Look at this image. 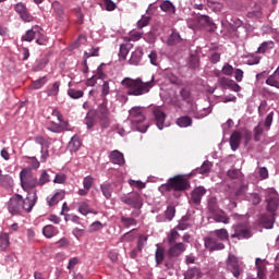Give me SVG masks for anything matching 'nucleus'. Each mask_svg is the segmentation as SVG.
<instances>
[{"instance_id": "obj_1", "label": "nucleus", "mask_w": 279, "mask_h": 279, "mask_svg": "<svg viewBox=\"0 0 279 279\" xmlns=\"http://www.w3.org/2000/svg\"><path fill=\"white\" fill-rule=\"evenodd\" d=\"M98 119L100 128L104 130L110 128V109H108V99L105 98L97 109H92L85 117L87 130L95 128V121Z\"/></svg>"}, {"instance_id": "obj_2", "label": "nucleus", "mask_w": 279, "mask_h": 279, "mask_svg": "<svg viewBox=\"0 0 279 279\" xmlns=\"http://www.w3.org/2000/svg\"><path fill=\"white\" fill-rule=\"evenodd\" d=\"M121 86L126 90V95L141 97L142 95H147L156 86V82L154 81V76L147 82H143L141 77H125L121 81Z\"/></svg>"}, {"instance_id": "obj_3", "label": "nucleus", "mask_w": 279, "mask_h": 279, "mask_svg": "<svg viewBox=\"0 0 279 279\" xmlns=\"http://www.w3.org/2000/svg\"><path fill=\"white\" fill-rule=\"evenodd\" d=\"M189 189H191V181H189L184 174H177L161 184L158 191L165 195V193H171V191H174V193H184V191H189Z\"/></svg>"}, {"instance_id": "obj_4", "label": "nucleus", "mask_w": 279, "mask_h": 279, "mask_svg": "<svg viewBox=\"0 0 279 279\" xmlns=\"http://www.w3.org/2000/svg\"><path fill=\"white\" fill-rule=\"evenodd\" d=\"M130 119L133 128L136 129L137 132H142V134H145V132H147V130L149 129V124H141L143 123V121H145V113H143V108L133 107L130 110Z\"/></svg>"}, {"instance_id": "obj_5", "label": "nucleus", "mask_w": 279, "mask_h": 279, "mask_svg": "<svg viewBox=\"0 0 279 279\" xmlns=\"http://www.w3.org/2000/svg\"><path fill=\"white\" fill-rule=\"evenodd\" d=\"M21 186L23 191H32L38 186V178L34 177L32 169L24 168L20 172Z\"/></svg>"}, {"instance_id": "obj_6", "label": "nucleus", "mask_w": 279, "mask_h": 279, "mask_svg": "<svg viewBox=\"0 0 279 279\" xmlns=\"http://www.w3.org/2000/svg\"><path fill=\"white\" fill-rule=\"evenodd\" d=\"M21 40L22 43H32V40H36L37 45H45V43H47V39L43 34V28L38 25L26 31V33L21 37Z\"/></svg>"}, {"instance_id": "obj_7", "label": "nucleus", "mask_w": 279, "mask_h": 279, "mask_svg": "<svg viewBox=\"0 0 279 279\" xmlns=\"http://www.w3.org/2000/svg\"><path fill=\"white\" fill-rule=\"evenodd\" d=\"M226 263L227 271H230L236 279L241 278L243 274V262H240L236 255L229 254Z\"/></svg>"}, {"instance_id": "obj_8", "label": "nucleus", "mask_w": 279, "mask_h": 279, "mask_svg": "<svg viewBox=\"0 0 279 279\" xmlns=\"http://www.w3.org/2000/svg\"><path fill=\"white\" fill-rule=\"evenodd\" d=\"M20 202L22 205V213H32L34 206H36V202H38V194L34 191L33 193L29 192L25 198L21 195Z\"/></svg>"}, {"instance_id": "obj_9", "label": "nucleus", "mask_w": 279, "mask_h": 279, "mask_svg": "<svg viewBox=\"0 0 279 279\" xmlns=\"http://www.w3.org/2000/svg\"><path fill=\"white\" fill-rule=\"evenodd\" d=\"M229 27L231 32H234L236 38H241V36L247 38V36H250L251 26L247 24L243 25V22L239 19H235L233 23H230Z\"/></svg>"}, {"instance_id": "obj_10", "label": "nucleus", "mask_w": 279, "mask_h": 279, "mask_svg": "<svg viewBox=\"0 0 279 279\" xmlns=\"http://www.w3.org/2000/svg\"><path fill=\"white\" fill-rule=\"evenodd\" d=\"M121 202L126 204V206H131V208H143V197L136 192L122 196Z\"/></svg>"}, {"instance_id": "obj_11", "label": "nucleus", "mask_w": 279, "mask_h": 279, "mask_svg": "<svg viewBox=\"0 0 279 279\" xmlns=\"http://www.w3.org/2000/svg\"><path fill=\"white\" fill-rule=\"evenodd\" d=\"M234 233L231 234V239H252V230L247 228V226L240 223L232 227Z\"/></svg>"}, {"instance_id": "obj_12", "label": "nucleus", "mask_w": 279, "mask_h": 279, "mask_svg": "<svg viewBox=\"0 0 279 279\" xmlns=\"http://www.w3.org/2000/svg\"><path fill=\"white\" fill-rule=\"evenodd\" d=\"M8 210L12 215H21L23 213V207L21 205V194H14L9 203Z\"/></svg>"}, {"instance_id": "obj_13", "label": "nucleus", "mask_w": 279, "mask_h": 279, "mask_svg": "<svg viewBox=\"0 0 279 279\" xmlns=\"http://www.w3.org/2000/svg\"><path fill=\"white\" fill-rule=\"evenodd\" d=\"M198 27L206 29L207 32H215L217 29V24L213 22V19L208 15H198L196 19Z\"/></svg>"}, {"instance_id": "obj_14", "label": "nucleus", "mask_w": 279, "mask_h": 279, "mask_svg": "<svg viewBox=\"0 0 279 279\" xmlns=\"http://www.w3.org/2000/svg\"><path fill=\"white\" fill-rule=\"evenodd\" d=\"M204 244L206 250H209V252L226 250V244H223V242H220L217 238H213V236L204 238Z\"/></svg>"}, {"instance_id": "obj_15", "label": "nucleus", "mask_w": 279, "mask_h": 279, "mask_svg": "<svg viewBox=\"0 0 279 279\" xmlns=\"http://www.w3.org/2000/svg\"><path fill=\"white\" fill-rule=\"evenodd\" d=\"M15 12L19 14L20 19L24 21V23H32L34 21V16L29 14V11L27 10V5L23 2H17L14 7Z\"/></svg>"}, {"instance_id": "obj_16", "label": "nucleus", "mask_w": 279, "mask_h": 279, "mask_svg": "<svg viewBox=\"0 0 279 279\" xmlns=\"http://www.w3.org/2000/svg\"><path fill=\"white\" fill-rule=\"evenodd\" d=\"M168 256L169 258H178L186 252V244L178 242L175 244H169Z\"/></svg>"}, {"instance_id": "obj_17", "label": "nucleus", "mask_w": 279, "mask_h": 279, "mask_svg": "<svg viewBox=\"0 0 279 279\" xmlns=\"http://www.w3.org/2000/svg\"><path fill=\"white\" fill-rule=\"evenodd\" d=\"M266 202H267L266 210L270 214L276 215V210H278V206H279L278 193L276 192L270 193L267 196Z\"/></svg>"}, {"instance_id": "obj_18", "label": "nucleus", "mask_w": 279, "mask_h": 279, "mask_svg": "<svg viewBox=\"0 0 279 279\" xmlns=\"http://www.w3.org/2000/svg\"><path fill=\"white\" fill-rule=\"evenodd\" d=\"M153 114L155 117V122L158 130H165V128H167L165 124V121H167V113H165V111H162L160 108H155L153 110Z\"/></svg>"}, {"instance_id": "obj_19", "label": "nucleus", "mask_w": 279, "mask_h": 279, "mask_svg": "<svg viewBox=\"0 0 279 279\" xmlns=\"http://www.w3.org/2000/svg\"><path fill=\"white\" fill-rule=\"evenodd\" d=\"M65 196H66V191L59 190L52 196H48L46 198V202L50 207L58 206V204H60V202H62V199H64Z\"/></svg>"}, {"instance_id": "obj_20", "label": "nucleus", "mask_w": 279, "mask_h": 279, "mask_svg": "<svg viewBox=\"0 0 279 279\" xmlns=\"http://www.w3.org/2000/svg\"><path fill=\"white\" fill-rule=\"evenodd\" d=\"M206 195V189L204 186L195 187L191 193V202L195 204V206H199L202 204V197Z\"/></svg>"}, {"instance_id": "obj_21", "label": "nucleus", "mask_w": 279, "mask_h": 279, "mask_svg": "<svg viewBox=\"0 0 279 279\" xmlns=\"http://www.w3.org/2000/svg\"><path fill=\"white\" fill-rule=\"evenodd\" d=\"M260 223L263 228H266V230H271L274 228V223H276V214H263L260 217Z\"/></svg>"}, {"instance_id": "obj_22", "label": "nucleus", "mask_w": 279, "mask_h": 279, "mask_svg": "<svg viewBox=\"0 0 279 279\" xmlns=\"http://www.w3.org/2000/svg\"><path fill=\"white\" fill-rule=\"evenodd\" d=\"M109 160L112 165H118L119 167H123V165H125V157L123 156V153L119 150H112L109 154Z\"/></svg>"}, {"instance_id": "obj_23", "label": "nucleus", "mask_w": 279, "mask_h": 279, "mask_svg": "<svg viewBox=\"0 0 279 279\" xmlns=\"http://www.w3.org/2000/svg\"><path fill=\"white\" fill-rule=\"evenodd\" d=\"M143 48H136L135 51H133L131 53V57L129 59V64H131L132 66H138V64H141V62L143 61Z\"/></svg>"}, {"instance_id": "obj_24", "label": "nucleus", "mask_w": 279, "mask_h": 279, "mask_svg": "<svg viewBox=\"0 0 279 279\" xmlns=\"http://www.w3.org/2000/svg\"><path fill=\"white\" fill-rule=\"evenodd\" d=\"M211 169H213V162L205 160L199 168H196L191 172V175H197V173H199L201 175H208Z\"/></svg>"}, {"instance_id": "obj_25", "label": "nucleus", "mask_w": 279, "mask_h": 279, "mask_svg": "<svg viewBox=\"0 0 279 279\" xmlns=\"http://www.w3.org/2000/svg\"><path fill=\"white\" fill-rule=\"evenodd\" d=\"M52 10L58 21H64V7L59 1L52 2Z\"/></svg>"}, {"instance_id": "obj_26", "label": "nucleus", "mask_w": 279, "mask_h": 279, "mask_svg": "<svg viewBox=\"0 0 279 279\" xmlns=\"http://www.w3.org/2000/svg\"><path fill=\"white\" fill-rule=\"evenodd\" d=\"M134 45L130 43H124L120 45L119 60H128V53L133 49Z\"/></svg>"}, {"instance_id": "obj_27", "label": "nucleus", "mask_w": 279, "mask_h": 279, "mask_svg": "<svg viewBox=\"0 0 279 279\" xmlns=\"http://www.w3.org/2000/svg\"><path fill=\"white\" fill-rule=\"evenodd\" d=\"M230 146L232 151H236L239 147H241V133L239 131H234L230 136Z\"/></svg>"}, {"instance_id": "obj_28", "label": "nucleus", "mask_w": 279, "mask_h": 279, "mask_svg": "<svg viewBox=\"0 0 279 279\" xmlns=\"http://www.w3.org/2000/svg\"><path fill=\"white\" fill-rule=\"evenodd\" d=\"M245 193H247V185H240L234 192H231L229 195V199H241L245 197Z\"/></svg>"}, {"instance_id": "obj_29", "label": "nucleus", "mask_w": 279, "mask_h": 279, "mask_svg": "<svg viewBox=\"0 0 279 279\" xmlns=\"http://www.w3.org/2000/svg\"><path fill=\"white\" fill-rule=\"evenodd\" d=\"M267 86H272V88L279 89V66L276 69V71L269 75L266 80Z\"/></svg>"}, {"instance_id": "obj_30", "label": "nucleus", "mask_w": 279, "mask_h": 279, "mask_svg": "<svg viewBox=\"0 0 279 279\" xmlns=\"http://www.w3.org/2000/svg\"><path fill=\"white\" fill-rule=\"evenodd\" d=\"M45 93L48 97H58L60 93V81H57L53 84L48 85L45 89Z\"/></svg>"}, {"instance_id": "obj_31", "label": "nucleus", "mask_w": 279, "mask_h": 279, "mask_svg": "<svg viewBox=\"0 0 279 279\" xmlns=\"http://www.w3.org/2000/svg\"><path fill=\"white\" fill-rule=\"evenodd\" d=\"M214 220L216 221V223H230V217H228V215H226V211L218 209V211L214 213Z\"/></svg>"}, {"instance_id": "obj_32", "label": "nucleus", "mask_w": 279, "mask_h": 279, "mask_svg": "<svg viewBox=\"0 0 279 279\" xmlns=\"http://www.w3.org/2000/svg\"><path fill=\"white\" fill-rule=\"evenodd\" d=\"M100 191H101L104 197H106L107 199H110V197H112V191H114V186H113L112 182L102 183V184H100Z\"/></svg>"}, {"instance_id": "obj_33", "label": "nucleus", "mask_w": 279, "mask_h": 279, "mask_svg": "<svg viewBox=\"0 0 279 279\" xmlns=\"http://www.w3.org/2000/svg\"><path fill=\"white\" fill-rule=\"evenodd\" d=\"M82 147V141H80V136L74 135L72 136L71 141L68 144V149H70V151H78L80 148Z\"/></svg>"}, {"instance_id": "obj_34", "label": "nucleus", "mask_w": 279, "mask_h": 279, "mask_svg": "<svg viewBox=\"0 0 279 279\" xmlns=\"http://www.w3.org/2000/svg\"><path fill=\"white\" fill-rule=\"evenodd\" d=\"M207 208L209 210V213L215 214V213H219V203L217 202V197L215 196H209L207 199Z\"/></svg>"}, {"instance_id": "obj_35", "label": "nucleus", "mask_w": 279, "mask_h": 279, "mask_svg": "<svg viewBox=\"0 0 279 279\" xmlns=\"http://www.w3.org/2000/svg\"><path fill=\"white\" fill-rule=\"evenodd\" d=\"M58 232V228L53 227L52 225H47L43 229V234L46 236V239H53Z\"/></svg>"}, {"instance_id": "obj_36", "label": "nucleus", "mask_w": 279, "mask_h": 279, "mask_svg": "<svg viewBox=\"0 0 279 279\" xmlns=\"http://www.w3.org/2000/svg\"><path fill=\"white\" fill-rule=\"evenodd\" d=\"M0 185L4 189H12L14 186V179L10 174H0Z\"/></svg>"}, {"instance_id": "obj_37", "label": "nucleus", "mask_w": 279, "mask_h": 279, "mask_svg": "<svg viewBox=\"0 0 279 279\" xmlns=\"http://www.w3.org/2000/svg\"><path fill=\"white\" fill-rule=\"evenodd\" d=\"M167 241L169 245H173L180 241V233L178 232V229L173 228L170 230L167 235Z\"/></svg>"}, {"instance_id": "obj_38", "label": "nucleus", "mask_w": 279, "mask_h": 279, "mask_svg": "<svg viewBox=\"0 0 279 279\" xmlns=\"http://www.w3.org/2000/svg\"><path fill=\"white\" fill-rule=\"evenodd\" d=\"M177 125L179 128H191L193 125V119L189 116H183L177 119Z\"/></svg>"}, {"instance_id": "obj_39", "label": "nucleus", "mask_w": 279, "mask_h": 279, "mask_svg": "<svg viewBox=\"0 0 279 279\" xmlns=\"http://www.w3.org/2000/svg\"><path fill=\"white\" fill-rule=\"evenodd\" d=\"M255 265L257 268V278L258 279H265V271H267V268L263 264V259L256 258Z\"/></svg>"}, {"instance_id": "obj_40", "label": "nucleus", "mask_w": 279, "mask_h": 279, "mask_svg": "<svg viewBox=\"0 0 279 279\" xmlns=\"http://www.w3.org/2000/svg\"><path fill=\"white\" fill-rule=\"evenodd\" d=\"M160 10L162 12H167V14H174L175 13V5L169 0L163 1L160 4Z\"/></svg>"}, {"instance_id": "obj_41", "label": "nucleus", "mask_w": 279, "mask_h": 279, "mask_svg": "<svg viewBox=\"0 0 279 279\" xmlns=\"http://www.w3.org/2000/svg\"><path fill=\"white\" fill-rule=\"evenodd\" d=\"M213 234H215V236H217V239L219 241H229L230 240V234L228 233L227 229H217L213 232Z\"/></svg>"}, {"instance_id": "obj_42", "label": "nucleus", "mask_w": 279, "mask_h": 279, "mask_svg": "<svg viewBox=\"0 0 279 279\" xmlns=\"http://www.w3.org/2000/svg\"><path fill=\"white\" fill-rule=\"evenodd\" d=\"M269 49H274V41L268 40L260 44V46L257 48L256 53H267Z\"/></svg>"}, {"instance_id": "obj_43", "label": "nucleus", "mask_w": 279, "mask_h": 279, "mask_svg": "<svg viewBox=\"0 0 279 279\" xmlns=\"http://www.w3.org/2000/svg\"><path fill=\"white\" fill-rule=\"evenodd\" d=\"M120 221L124 228H131V226H137L138 220L132 217L121 216Z\"/></svg>"}, {"instance_id": "obj_44", "label": "nucleus", "mask_w": 279, "mask_h": 279, "mask_svg": "<svg viewBox=\"0 0 279 279\" xmlns=\"http://www.w3.org/2000/svg\"><path fill=\"white\" fill-rule=\"evenodd\" d=\"M10 247V235L8 233L0 234V248L5 252Z\"/></svg>"}, {"instance_id": "obj_45", "label": "nucleus", "mask_w": 279, "mask_h": 279, "mask_svg": "<svg viewBox=\"0 0 279 279\" xmlns=\"http://www.w3.org/2000/svg\"><path fill=\"white\" fill-rule=\"evenodd\" d=\"M49 182H51L49 173H47V170H43L39 179H37L38 186H45V184H49Z\"/></svg>"}, {"instance_id": "obj_46", "label": "nucleus", "mask_w": 279, "mask_h": 279, "mask_svg": "<svg viewBox=\"0 0 279 279\" xmlns=\"http://www.w3.org/2000/svg\"><path fill=\"white\" fill-rule=\"evenodd\" d=\"M246 16L247 19H260L263 16L260 4H256L255 10L247 12Z\"/></svg>"}, {"instance_id": "obj_47", "label": "nucleus", "mask_w": 279, "mask_h": 279, "mask_svg": "<svg viewBox=\"0 0 279 279\" xmlns=\"http://www.w3.org/2000/svg\"><path fill=\"white\" fill-rule=\"evenodd\" d=\"M68 95L71 99H82V97H84V90L70 88L68 89Z\"/></svg>"}, {"instance_id": "obj_48", "label": "nucleus", "mask_w": 279, "mask_h": 279, "mask_svg": "<svg viewBox=\"0 0 279 279\" xmlns=\"http://www.w3.org/2000/svg\"><path fill=\"white\" fill-rule=\"evenodd\" d=\"M155 258L157 265H162V262L165 260V248L157 245Z\"/></svg>"}, {"instance_id": "obj_49", "label": "nucleus", "mask_w": 279, "mask_h": 279, "mask_svg": "<svg viewBox=\"0 0 279 279\" xmlns=\"http://www.w3.org/2000/svg\"><path fill=\"white\" fill-rule=\"evenodd\" d=\"M207 5L213 12H221L223 10V3L218 1L208 0Z\"/></svg>"}, {"instance_id": "obj_50", "label": "nucleus", "mask_w": 279, "mask_h": 279, "mask_svg": "<svg viewBox=\"0 0 279 279\" xmlns=\"http://www.w3.org/2000/svg\"><path fill=\"white\" fill-rule=\"evenodd\" d=\"M149 240L148 235L141 234L137 239L136 247L140 251H143L145 248V245H147V241Z\"/></svg>"}, {"instance_id": "obj_51", "label": "nucleus", "mask_w": 279, "mask_h": 279, "mask_svg": "<svg viewBox=\"0 0 279 279\" xmlns=\"http://www.w3.org/2000/svg\"><path fill=\"white\" fill-rule=\"evenodd\" d=\"M165 217L168 221H173V217H175V206L169 205L165 210Z\"/></svg>"}, {"instance_id": "obj_52", "label": "nucleus", "mask_w": 279, "mask_h": 279, "mask_svg": "<svg viewBox=\"0 0 279 279\" xmlns=\"http://www.w3.org/2000/svg\"><path fill=\"white\" fill-rule=\"evenodd\" d=\"M182 41V37L180 36V33L173 32L170 37L168 38V45L173 46L178 45V43Z\"/></svg>"}, {"instance_id": "obj_53", "label": "nucleus", "mask_w": 279, "mask_h": 279, "mask_svg": "<svg viewBox=\"0 0 279 279\" xmlns=\"http://www.w3.org/2000/svg\"><path fill=\"white\" fill-rule=\"evenodd\" d=\"M130 38L125 37L124 40H128V43H130V40H133L136 43V40H141V38H143V33L138 32V31H131L129 33Z\"/></svg>"}, {"instance_id": "obj_54", "label": "nucleus", "mask_w": 279, "mask_h": 279, "mask_svg": "<svg viewBox=\"0 0 279 279\" xmlns=\"http://www.w3.org/2000/svg\"><path fill=\"white\" fill-rule=\"evenodd\" d=\"M189 228H191V223H189V218L186 217H182L178 226L174 227L175 230H189Z\"/></svg>"}, {"instance_id": "obj_55", "label": "nucleus", "mask_w": 279, "mask_h": 279, "mask_svg": "<svg viewBox=\"0 0 279 279\" xmlns=\"http://www.w3.org/2000/svg\"><path fill=\"white\" fill-rule=\"evenodd\" d=\"M78 213H81V215H84L85 217L86 215H90V205H88V203L86 202L80 203Z\"/></svg>"}, {"instance_id": "obj_56", "label": "nucleus", "mask_w": 279, "mask_h": 279, "mask_svg": "<svg viewBox=\"0 0 279 279\" xmlns=\"http://www.w3.org/2000/svg\"><path fill=\"white\" fill-rule=\"evenodd\" d=\"M222 75H227L228 77H232L234 75V68L230 63H225L221 70Z\"/></svg>"}, {"instance_id": "obj_57", "label": "nucleus", "mask_w": 279, "mask_h": 279, "mask_svg": "<svg viewBox=\"0 0 279 279\" xmlns=\"http://www.w3.org/2000/svg\"><path fill=\"white\" fill-rule=\"evenodd\" d=\"M149 21H151V16L142 15V19L137 22V29H143V27H147V25H149Z\"/></svg>"}, {"instance_id": "obj_58", "label": "nucleus", "mask_w": 279, "mask_h": 279, "mask_svg": "<svg viewBox=\"0 0 279 279\" xmlns=\"http://www.w3.org/2000/svg\"><path fill=\"white\" fill-rule=\"evenodd\" d=\"M102 228H104V223L97 220L89 226L88 232L93 234V232H99V230H101Z\"/></svg>"}, {"instance_id": "obj_59", "label": "nucleus", "mask_w": 279, "mask_h": 279, "mask_svg": "<svg viewBox=\"0 0 279 279\" xmlns=\"http://www.w3.org/2000/svg\"><path fill=\"white\" fill-rule=\"evenodd\" d=\"M45 84H47V77L44 76L37 81H34L32 84V88L34 90H38L39 88H43Z\"/></svg>"}, {"instance_id": "obj_60", "label": "nucleus", "mask_w": 279, "mask_h": 279, "mask_svg": "<svg viewBox=\"0 0 279 279\" xmlns=\"http://www.w3.org/2000/svg\"><path fill=\"white\" fill-rule=\"evenodd\" d=\"M47 130L49 132H53V134L62 133V126H60V123H56V122H51L50 125L47 126Z\"/></svg>"}, {"instance_id": "obj_61", "label": "nucleus", "mask_w": 279, "mask_h": 279, "mask_svg": "<svg viewBox=\"0 0 279 279\" xmlns=\"http://www.w3.org/2000/svg\"><path fill=\"white\" fill-rule=\"evenodd\" d=\"M108 95H110V82L105 81L102 86H101V94L100 97H102L104 99H106V97H108Z\"/></svg>"}, {"instance_id": "obj_62", "label": "nucleus", "mask_w": 279, "mask_h": 279, "mask_svg": "<svg viewBox=\"0 0 279 279\" xmlns=\"http://www.w3.org/2000/svg\"><path fill=\"white\" fill-rule=\"evenodd\" d=\"M35 143H37V145H40L41 149H49V142H47V140H45V137L43 136H36Z\"/></svg>"}, {"instance_id": "obj_63", "label": "nucleus", "mask_w": 279, "mask_h": 279, "mask_svg": "<svg viewBox=\"0 0 279 279\" xmlns=\"http://www.w3.org/2000/svg\"><path fill=\"white\" fill-rule=\"evenodd\" d=\"M93 182H95V179L90 175H87L83 179V186L84 189H87L88 191H90V189H93Z\"/></svg>"}, {"instance_id": "obj_64", "label": "nucleus", "mask_w": 279, "mask_h": 279, "mask_svg": "<svg viewBox=\"0 0 279 279\" xmlns=\"http://www.w3.org/2000/svg\"><path fill=\"white\" fill-rule=\"evenodd\" d=\"M264 129L258 124L254 128V141L258 142L260 141V136H263Z\"/></svg>"}]
</instances>
